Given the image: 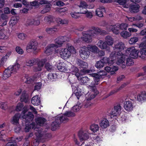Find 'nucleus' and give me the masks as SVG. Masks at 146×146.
<instances>
[{
    "mask_svg": "<svg viewBox=\"0 0 146 146\" xmlns=\"http://www.w3.org/2000/svg\"><path fill=\"white\" fill-rule=\"evenodd\" d=\"M98 34H106L107 32L98 27H93L91 30L83 32L82 33L83 37L78 38L76 40V42H79L84 41L87 43H90L92 41V37H96Z\"/></svg>",
    "mask_w": 146,
    "mask_h": 146,
    "instance_id": "f257e3e1",
    "label": "nucleus"
},
{
    "mask_svg": "<svg viewBox=\"0 0 146 146\" xmlns=\"http://www.w3.org/2000/svg\"><path fill=\"white\" fill-rule=\"evenodd\" d=\"M59 52L62 58L67 59L72 54H75L76 51L73 46L68 44L66 48H61Z\"/></svg>",
    "mask_w": 146,
    "mask_h": 146,
    "instance_id": "f03ea898",
    "label": "nucleus"
},
{
    "mask_svg": "<svg viewBox=\"0 0 146 146\" xmlns=\"http://www.w3.org/2000/svg\"><path fill=\"white\" fill-rule=\"evenodd\" d=\"M114 42L113 38L110 36L108 35L105 38V41H103L102 40H100L98 42V46L102 49H106V50L110 51V48L109 46L113 45Z\"/></svg>",
    "mask_w": 146,
    "mask_h": 146,
    "instance_id": "7ed1b4c3",
    "label": "nucleus"
},
{
    "mask_svg": "<svg viewBox=\"0 0 146 146\" xmlns=\"http://www.w3.org/2000/svg\"><path fill=\"white\" fill-rule=\"evenodd\" d=\"M20 67V65L17 63L13 65L9 66L7 69L4 71L3 78L4 79H6L11 76L15 74Z\"/></svg>",
    "mask_w": 146,
    "mask_h": 146,
    "instance_id": "20e7f679",
    "label": "nucleus"
},
{
    "mask_svg": "<svg viewBox=\"0 0 146 146\" xmlns=\"http://www.w3.org/2000/svg\"><path fill=\"white\" fill-rule=\"evenodd\" d=\"M106 74V72L103 70H100L98 72L97 74H91V76L94 78V82H91L90 84L88 86V88L92 90H94L95 89V86L98 84V82L100 81L102 76Z\"/></svg>",
    "mask_w": 146,
    "mask_h": 146,
    "instance_id": "39448f33",
    "label": "nucleus"
},
{
    "mask_svg": "<svg viewBox=\"0 0 146 146\" xmlns=\"http://www.w3.org/2000/svg\"><path fill=\"white\" fill-rule=\"evenodd\" d=\"M125 47L124 44L121 42H116L114 44L113 50L115 52H117V56L119 58H126V55H124L123 53Z\"/></svg>",
    "mask_w": 146,
    "mask_h": 146,
    "instance_id": "423d86ee",
    "label": "nucleus"
},
{
    "mask_svg": "<svg viewBox=\"0 0 146 146\" xmlns=\"http://www.w3.org/2000/svg\"><path fill=\"white\" fill-rule=\"evenodd\" d=\"M117 52H115V51L112 52L110 56L109 59H110V60L112 63L114 62V60L117 58V64L118 65L121 66L123 68H125L126 67L125 61V58H119L117 56Z\"/></svg>",
    "mask_w": 146,
    "mask_h": 146,
    "instance_id": "0eeeda50",
    "label": "nucleus"
},
{
    "mask_svg": "<svg viewBox=\"0 0 146 146\" xmlns=\"http://www.w3.org/2000/svg\"><path fill=\"white\" fill-rule=\"evenodd\" d=\"M77 64L80 67L82 68L81 69L80 71L82 73H83V75L86 73H89L95 71V70L93 69H87L88 67V64L81 60L78 59Z\"/></svg>",
    "mask_w": 146,
    "mask_h": 146,
    "instance_id": "6e6552de",
    "label": "nucleus"
},
{
    "mask_svg": "<svg viewBox=\"0 0 146 146\" xmlns=\"http://www.w3.org/2000/svg\"><path fill=\"white\" fill-rule=\"evenodd\" d=\"M139 52L138 50L136 49L134 46L128 48L126 50V54L129 55V56L133 59H135L138 57Z\"/></svg>",
    "mask_w": 146,
    "mask_h": 146,
    "instance_id": "1a4fd4ad",
    "label": "nucleus"
},
{
    "mask_svg": "<svg viewBox=\"0 0 146 146\" xmlns=\"http://www.w3.org/2000/svg\"><path fill=\"white\" fill-rule=\"evenodd\" d=\"M38 129V130L37 129L36 131V132H35V135L36 136V138L32 141V146H38L41 137L43 135V132L42 130L41 129Z\"/></svg>",
    "mask_w": 146,
    "mask_h": 146,
    "instance_id": "9d476101",
    "label": "nucleus"
},
{
    "mask_svg": "<svg viewBox=\"0 0 146 146\" xmlns=\"http://www.w3.org/2000/svg\"><path fill=\"white\" fill-rule=\"evenodd\" d=\"M79 53L80 57L83 59L88 58L90 55V52L87 46L81 47L80 49Z\"/></svg>",
    "mask_w": 146,
    "mask_h": 146,
    "instance_id": "9b49d317",
    "label": "nucleus"
},
{
    "mask_svg": "<svg viewBox=\"0 0 146 146\" xmlns=\"http://www.w3.org/2000/svg\"><path fill=\"white\" fill-rule=\"evenodd\" d=\"M106 29L108 32L112 31L115 34H118L120 33V29L119 24L115 25H106Z\"/></svg>",
    "mask_w": 146,
    "mask_h": 146,
    "instance_id": "f8f14e48",
    "label": "nucleus"
},
{
    "mask_svg": "<svg viewBox=\"0 0 146 146\" xmlns=\"http://www.w3.org/2000/svg\"><path fill=\"white\" fill-rule=\"evenodd\" d=\"M89 133L87 130H81L79 131L78 136L81 141L88 139L89 137Z\"/></svg>",
    "mask_w": 146,
    "mask_h": 146,
    "instance_id": "ddd939ff",
    "label": "nucleus"
},
{
    "mask_svg": "<svg viewBox=\"0 0 146 146\" xmlns=\"http://www.w3.org/2000/svg\"><path fill=\"white\" fill-rule=\"evenodd\" d=\"M68 67H69V68L70 70V71L68 73H72V74L75 75L77 78H79V76L83 75V73H82L80 71V72L79 71L77 68L73 66L71 64H68Z\"/></svg>",
    "mask_w": 146,
    "mask_h": 146,
    "instance_id": "4468645a",
    "label": "nucleus"
},
{
    "mask_svg": "<svg viewBox=\"0 0 146 146\" xmlns=\"http://www.w3.org/2000/svg\"><path fill=\"white\" fill-rule=\"evenodd\" d=\"M46 59H42L40 60H39V61H38L36 63L37 66L33 67V70L35 72L40 71L42 70V68L43 66L45 63L46 61Z\"/></svg>",
    "mask_w": 146,
    "mask_h": 146,
    "instance_id": "2eb2a0df",
    "label": "nucleus"
},
{
    "mask_svg": "<svg viewBox=\"0 0 146 146\" xmlns=\"http://www.w3.org/2000/svg\"><path fill=\"white\" fill-rule=\"evenodd\" d=\"M58 70L61 72L68 73L70 70L66 64L63 62H60L57 65Z\"/></svg>",
    "mask_w": 146,
    "mask_h": 146,
    "instance_id": "dca6fc26",
    "label": "nucleus"
},
{
    "mask_svg": "<svg viewBox=\"0 0 146 146\" xmlns=\"http://www.w3.org/2000/svg\"><path fill=\"white\" fill-rule=\"evenodd\" d=\"M68 40L69 38L66 36H61L55 39L54 41L56 44L58 45V47H60L62 46L64 42Z\"/></svg>",
    "mask_w": 146,
    "mask_h": 146,
    "instance_id": "f3484780",
    "label": "nucleus"
},
{
    "mask_svg": "<svg viewBox=\"0 0 146 146\" xmlns=\"http://www.w3.org/2000/svg\"><path fill=\"white\" fill-rule=\"evenodd\" d=\"M22 137L16 138V140L13 137L6 138V141L8 142L5 145V146H15L16 145V141H20L22 140Z\"/></svg>",
    "mask_w": 146,
    "mask_h": 146,
    "instance_id": "a211bd4d",
    "label": "nucleus"
},
{
    "mask_svg": "<svg viewBox=\"0 0 146 146\" xmlns=\"http://www.w3.org/2000/svg\"><path fill=\"white\" fill-rule=\"evenodd\" d=\"M40 23V20L37 18H29L26 21V24L29 26H37Z\"/></svg>",
    "mask_w": 146,
    "mask_h": 146,
    "instance_id": "6ab92c4d",
    "label": "nucleus"
},
{
    "mask_svg": "<svg viewBox=\"0 0 146 146\" xmlns=\"http://www.w3.org/2000/svg\"><path fill=\"white\" fill-rule=\"evenodd\" d=\"M27 111V110H26L25 108L22 113V117L25 119V120L26 121H31L34 118V115L31 112H28V113L25 114V113Z\"/></svg>",
    "mask_w": 146,
    "mask_h": 146,
    "instance_id": "aec40b11",
    "label": "nucleus"
},
{
    "mask_svg": "<svg viewBox=\"0 0 146 146\" xmlns=\"http://www.w3.org/2000/svg\"><path fill=\"white\" fill-rule=\"evenodd\" d=\"M58 48V46L56 44H51L48 45L45 48L44 52L48 55L50 53Z\"/></svg>",
    "mask_w": 146,
    "mask_h": 146,
    "instance_id": "412c9836",
    "label": "nucleus"
},
{
    "mask_svg": "<svg viewBox=\"0 0 146 146\" xmlns=\"http://www.w3.org/2000/svg\"><path fill=\"white\" fill-rule=\"evenodd\" d=\"M38 43L36 42H32L29 43L26 47V50L27 52H30L31 50V51H35L37 49Z\"/></svg>",
    "mask_w": 146,
    "mask_h": 146,
    "instance_id": "4be33fe9",
    "label": "nucleus"
},
{
    "mask_svg": "<svg viewBox=\"0 0 146 146\" xmlns=\"http://www.w3.org/2000/svg\"><path fill=\"white\" fill-rule=\"evenodd\" d=\"M121 108V107L120 104L115 106L113 108L112 110L111 114L114 116H117L120 114Z\"/></svg>",
    "mask_w": 146,
    "mask_h": 146,
    "instance_id": "5701e85b",
    "label": "nucleus"
},
{
    "mask_svg": "<svg viewBox=\"0 0 146 146\" xmlns=\"http://www.w3.org/2000/svg\"><path fill=\"white\" fill-rule=\"evenodd\" d=\"M92 90L90 92L88 93L86 95V99L90 101L91 100L94 98L96 95L98 93V92L96 90V88L94 90H92Z\"/></svg>",
    "mask_w": 146,
    "mask_h": 146,
    "instance_id": "b1692460",
    "label": "nucleus"
},
{
    "mask_svg": "<svg viewBox=\"0 0 146 146\" xmlns=\"http://www.w3.org/2000/svg\"><path fill=\"white\" fill-rule=\"evenodd\" d=\"M124 108L126 111H131L133 110V103L130 101H126L124 103Z\"/></svg>",
    "mask_w": 146,
    "mask_h": 146,
    "instance_id": "393cba45",
    "label": "nucleus"
},
{
    "mask_svg": "<svg viewBox=\"0 0 146 146\" xmlns=\"http://www.w3.org/2000/svg\"><path fill=\"white\" fill-rule=\"evenodd\" d=\"M99 125L102 129H106L109 126V122L107 119L103 118L100 121Z\"/></svg>",
    "mask_w": 146,
    "mask_h": 146,
    "instance_id": "a878e982",
    "label": "nucleus"
},
{
    "mask_svg": "<svg viewBox=\"0 0 146 146\" xmlns=\"http://www.w3.org/2000/svg\"><path fill=\"white\" fill-rule=\"evenodd\" d=\"M27 123H26V124L25 129V130L26 132H29L31 128L34 129L35 130V132H36V131L37 129L38 130V129H41L40 128H36L35 127V123L34 122H32L30 124H27Z\"/></svg>",
    "mask_w": 146,
    "mask_h": 146,
    "instance_id": "bb28decb",
    "label": "nucleus"
},
{
    "mask_svg": "<svg viewBox=\"0 0 146 146\" xmlns=\"http://www.w3.org/2000/svg\"><path fill=\"white\" fill-rule=\"evenodd\" d=\"M21 115L19 113L15 114L12 118L11 122L14 125H17L19 123V120Z\"/></svg>",
    "mask_w": 146,
    "mask_h": 146,
    "instance_id": "cd10ccee",
    "label": "nucleus"
},
{
    "mask_svg": "<svg viewBox=\"0 0 146 146\" xmlns=\"http://www.w3.org/2000/svg\"><path fill=\"white\" fill-rule=\"evenodd\" d=\"M137 99L138 101L141 102L146 101V92H142L139 94L137 96Z\"/></svg>",
    "mask_w": 146,
    "mask_h": 146,
    "instance_id": "c85d7f7f",
    "label": "nucleus"
},
{
    "mask_svg": "<svg viewBox=\"0 0 146 146\" xmlns=\"http://www.w3.org/2000/svg\"><path fill=\"white\" fill-rule=\"evenodd\" d=\"M89 51L94 53H98L99 51V49L95 45H90L87 46Z\"/></svg>",
    "mask_w": 146,
    "mask_h": 146,
    "instance_id": "c756f323",
    "label": "nucleus"
},
{
    "mask_svg": "<svg viewBox=\"0 0 146 146\" xmlns=\"http://www.w3.org/2000/svg\"><path fill=\"white\" fill-rule=\"evenodd\" d=\"M31 102L34 105L38 106L40 104V98L38 96H35L32 98Z\"/></svg>",
    "mask_w": 146,
    "mask_h": 146,
    "instance_id": "7c9ffc66",
    "label": "nucleus"
},
{
    "mask_svg": "<svg viewBox=\"0 0 146 146\" xmlns=\"http://www.w3.org/2000/svg\"><path fill=\"white\" fill-rule=\"evenodd\" d=\"M105 11V9L104 7H100L96 9V13L98 16L100 17H102L103 16V12Z\"/></svg>",
    "mask_w": 146,
    "mask_h": 146,
    "instance_id": "2f4dec72",
    "label": "nucleus"
},
{
    "mask_svg": "<svg viewBox=\"0 0 146 146\" xmlns=\"http://www.w3.org/2000/svg\"><path fill=\"white\" fill-rule=\"evenodd\" d=\"M56 119L59 120L60 123V122L64 123L68 121L69 120L66 116L64 115V114L62 115L56 116Z\"/></svg>",
    "mask_w": 146,
    "mask_h": 146,
    "instance_id": "473e14b6",
    "label": "nucleus"
},
{
    "mask_svg": "<svg viewBox=\"0 0 146 146\" xmlns=\"http://www.w3.org/2000/svg\"><path fill=\"white\" fill-rule=\"evenodd\" d=\"M60 122L59 120L56 119V117L55 118V120L52 122L51 124L52 127L51 128L52 131H54L55 129L59 127Z\"/></svg>",
    "mask_w": 146,
    "mask_h": 146,
    "instance_id": "72a5a7b5",
    "label": "nucleus"
},
{
    "mask_svg": "<svg viewBox=\"0 0 146 146\" xmlns=\"http://www.w3.org/2000/svg\"><path fill=\"white\" fill-rule=\"evenodd\" d=\"M58 29L55 27L52 28H47L45 29L46 32L50 35H52L55 33L57 32Z\"/></svg>",
    "mask_w": 146,
    "mask_h": 146,
    "instance_id": "f704fd0d",
    "label": "nucleus"
},
{
    "mask_svg": "<svg viewBox=\"0 0 146 146\" xmlns=\"http://www.w3.org/2000/svg\"><path fill=\"white\" fill-rule=\"evenodd\" d=\"M91 138L94 142L96 143H99L102 141L100 137L96 134H93Z\"/></svg>",
    "mask_w": 146,
    "mask_h": 146,
    "instance_id": "c9c22d12",
    "label": "nucleus"
},
{
    "mask_svg": "<svg viewBox=\"0 0 146 146\" xmlns=\"http://www.w3.org/2000/svg\"><path fill=\"white\" fill-rule=\"evenodd\" d=\"M20 100L22 102H24L25 103L27 102L28 101V96L26 93V91H24L22 92Z\"/></svg>",
    "mask_w": 146,
    "mask_h": 146,
    "instance_id": "e433bc0d",
    "label": "nucleus"
},
{
    "mask_svg": "<svg viewBox=\"0 0 146 146\" xmlns=\"http://www.w3.org/2000/svg\"><path fill=\"white\" fill-rule=\"evenodd\" d=\"M39 59L37 58L29 60L26 62V65L29 66H33L39 61Z\"/></svg>",
    "mask_w": 146,
    "mask_h": 146,
    "instance_id": "4c0bfd02",
    "label": "nucleus"
},
{
    "mask_svg": "<svg viewBox=\"0 0 146 146\" xmlns=\"http://www.w3.org/2000/svg\"><path fill=\"white\" fill-rule=\"evenodd\" d=\"M81 76V75L79 76H78L79 78H77L80 82L81 84H83L89 81V79L87 77H82Z\"/></svg>",
    "mask_w": 146,
    "mask_h": 146,
    "instance_id": "58836bf2",
    "label": "nucleus"
},
{
    "mask_svg": "<svg viewBox=\"0 0 146 146\" xmlns=\"http://www.w3.org/2000/svg\"><path fill=\"white\" fill-rule=\"evenodd\" d=\"M121 36L125 39H127L131 35V34L127 31H123L120 33Z\"/></svg>",
    "mask_w": 146,
    "mask_h": 146,
    "instance_id": "ea45409f",
    "label": "nucleus"
},
{
    "mask_svg": "<svg viewBox=\"0 0 146 146\" xmlns=\"http://www.w3.org/2000/svg\"><path fill=\"white\" fill-rule=\"evenodd\" d=\"M51 5L50 4H48L46 5L45 7L41 11V13L44 14L49 11L51 9Z\"/></svg>",
    "mask_w": 146,
    "mask_h": 146,
    "instance_id": "a19ab883",
    "label": "nucleus"
},
{
    "mask_svg": "<svg viewBox=\"0 0 146 146\" xmlns=\"http://www.w3.org/2000/svg\"><path fill=\"white\" fill-rule=\"evenodd\" d=\"M139 5L138 4L131 5L130 7V10L131 12H137L138 11Z\"/></svg>",
    "mask_w": 146,
    "mask_h": 146,
    "instance_id": "79ce46f5",
    "label": "nucleus"
},
{
    "mask_svg": "<svg viewBox=\"0 0 146 146\" xmlns=\"http://www.w3.org/2000/svg\"><path fill=\"white\" fill-rule=\"evenodd\" d=\"M46 121V120L44 118L40 117L36 119V122L38 125H42Z\"/></svg>",
    "mask_w": 146,
    "mask_h": 146,
    "instance_id": "37998d69",
    "label": "nucleus"
},
{
    "mask_svg": "<svg viewBox=\"0 0 146 146\" xmlns=\"http://www.w3.org/2000/svg\"><path fill=\"white\" fill-rule=\"evenodd\" d=\"M133 59L130 56L126 58V63L127 66H130L133 65L134 62Z\"/></svg>",
    "mask_w": 146,
    "mask_h": 146,
    "instance_id": "c03bdc74",
    "label": "nucleus"
},
{
    "mask_svg": "<svg viewBox=\"0 0 146 146\" xmlns=\"http://www.w3.org/2000/svg\"><path fill=\"white\" fill-rule=\"evenodd\" d=\"M56 21L58 24L62 25L66 24L68 23V21L67 20H62L59 18H56Z\"/></svg>",
    "mask_w": 146,
    "mask_h": 146,
    "instance_id": "a18cd8bd",
    "label": "nucleus"
},
{
    "mask_svg": "<svg viewBox=\"0 0 146 146\" xmlns=\"http://www.w3.org/2000/svg\"><path fill=\"white\" fill-rule=\"evenodd\" d=\"M90 129L93 132H96L99 130V127L98 125L94 124L90 126Z\"/></svg>",
    "mask_w": 146,
    "mask_h": 146,
    "instance_id": "49530a36",
    "label": "nucleus"
},
{
    "mask_svg": "<svg viewBox=\"0 0 146 146\" xmlns=\"http://www.w3.org/2000/svg\"><path fill=\"white\" fill-rule=\"evenodd\" d=\"M82 106V105L81 104L78 103L75 106H74L72 108V110L74 112H76L78 111L80 109Z\"/></svg>",
    "mask_w": 146,
    "mask_h": 146,
    "instance_id": "de8ad7c7",
    "label": "nucleus"
},
{
    "mask_svg": "<svg viewBox=\"0 0 146 146\" xmlns=\"http://www.w3.org/2000/svg\"><path fill=\"white\" fill-rule=\"evenodd\" d=\"M92 104L90 101L86 99L84 101L82 105L84 108H87L91 106Z\"/></svg>",
    "mask_w": 146,
    "mask_h": 146,
    "instance_id": "09e8293b",
    "label": "nucleus"
},
{
    "mask_svg": "<svg viewBox=\"0 0 146 146\" xmlns=\"http://www.w3.org/2000/svg\"><path fill=\"white\" fill-rule=\"evenodd\" d=\"M95 66L97 68H101L104 66V64L102 60H100L96 63Z\"/></svg>",
    "mask_w": 146,
    "mask_h": 146,
    "instance_id": "8fccbe9b",
    "label": "nucleus"
},
{
    "mask_svg": "<svg viewBox=\"0 0 146 146\" xmlns=\"http://www.w3.org/2000/svg\"><path fill=\"white\" fill-rule=\"evenodd\" d=\"M17 35L18 38L22 40H24L27 37V35L24 33H17Z\"/></svg>",
    "mask_w": 146,
    "mask_h": 146,
    "instance_id": "3c124183",
    "label": "nucleus"
},
{
    "mask_svg": "<svg viewBox=\"0 0 146 146\" xmlns=\"http://www.w3.org/2000/svg\"><path fill=\"white\" fill-rule=\"evenodd\" d=\"M44 20L47 23L50 24L53 21V17L51 16L46 17L44 18Z\"/></svg>",
    "mask_w": 146,
    "mask_h": 146,
    "instance_id": "603ef678",
    "label": "nucleus"
},
{
    "mask_svg": "<svg viewBox=\"0 0 146 146\" xmlns=\"http://www.w3.org/2000/svg\"><path fill=\"white\" fill-rule=\"evenodd\" d=\"M138 40V38L136 37L131 38L129 41V43L131 44H134L137 42Z\"/></svg>",
    "mask_w": 146,
    "mask_h": 146,
    "instance_id": "864d4df0",
    "label": "nucleus"
},
{
    "mask_svg": "<svg viewBox=\"0 0 146 146\" xmlns=\"http://www.w3.org/2000/svg\"><path fill=\"white\" fill-rule=\"evenodd\" d=\"M64 115L67 117H72L75 116V114L70 111H67L64 113Z\"/></svg>",
    "mask_w": 146,
    "mask_h": 146,
    "instance_id": "5fc2aeb1",
    "label": "nucleus"
},
{
    "mask_svg": "<svg viewBox=\"0 0 146 146\" xmlns=\"http://www.w3.org/2000/svg\"><path fill=\"white\" fill-rule=\"evenodd\" d=\"M101 60H102L104 64L107 63H108L109 64H112L110 61V59L106 57H104Z\"/></svg>",
    "mask_w": 146,
    "mask_h": 146,
    "instance_id": "6e6d98bb",
    "label": "nucleus"
},
{
    "mask_svg": "<svg viewBox=\"0 0 146 146\" xmlns=\"http://www.w3.org/2000/svg\"><path fill=\"white\" fill-rule=\"evenodd\" d=\"M57 77V75L55 74H53L51 73H49L47 76L48 80L50 81L54 79Z\"/></svg>",
    "mask_w": 146,
    "mask_h": 146,
    "instance_id": "4d7b16f0",
    "label": "nucleus"
},
{
    "mask_svg": "<svg viewBox=\"0 0 146 146\" xmlns=\"http://www.w3.org/2000/svg\"><path fill=\"white\" fill-rule=\"evenodd\" d=\"M119 26L120 29L126 30L128 27V25L126 23H122L121 24H119Z\"/></svg>",
    "mask_w": 146,
    "mask_h": 146,
    "instance_id": "13d9d810",
    "label": "nucleus"
},
{
    "mask_svg": "<svg viewBox=\"0 0 146 146\" xmlns=\"http://www.w3.org/2000/svg\"><path fill=\"white\" fill-rule=\"evenodd\" d=\"M24 106L21 103L17 104L16 108V110L17 111H20L22 109L24 108Z\"/></svg>",
    "mask_w": 146,
    "mask_h": 146,
    "instance_id": "bf43d9fd",
    "label": "nucleus"
},
{
    "mask_svg": "<svg viewBox=\"0 0 146 146\" xmlns=\"http://www.w3.org/2000/svg\"><path fill=\"white\" fill-rule=\"evenodd\" d=\"M117 116V118L119 120L122 122L125 121L126 120V117L124 114H121V115L119 114V115Z\"/></svg>",
    "mask_w": 146,
    "mask_h": 146,
    "instance_id": "052dcab7",
    "label": "nucleus"
},
{
    "mask_svg": "<svg viewBox=\"0 0 146 146\" xmlns=\"http://www.w3.org/2000/svg\"><path fill=\"white\" fill-rule=\"evenodd\" d=\"M18 21L17 18L16 17H12L10 21V24L12 25V26L15 25Z\"/></svg>",
    "mask_w": 146,
    "mask_h": 146,
    "instance_id": "680f3d73",
    "label": "nucleus"
},
{
    "mask_svg": "<svg viewBox=\"0 0 146 146\" xmlns=\"http://www.w3.org/2000/svg\"><path fill=\"white\" fill-rule=\"evenodd\" d=\"M45 67L48 71H50L52 69L53 66L52 65L49 63H46Z\"/></svg>",
    "mask_w": 146,
    "mask_h": 146,
    "instance_id": "e2e57ef3",
    "label": "nucleus"
},
{
    "mask_svg": "<svg viewBox=\"0 0 146 146\" xmlns=\"http://www.w3.org/2000/svg\"><path fill=\"white\" fill-rule=\"evenodd\" d=\"M79 7L88 8V6L86 3L84 1H81L79 6Z\"/></svg>",
    "mask_w": 146,
    "mask_h": 146,
    "instance_id": "0e129e2a",
    "label": "nucleus"
},
{
    "mask_svg": "<svg viewBox=\"0 0 146 146\" xmlns=\"http://www.w3.org/2000/svg\"><path fill=\"white\" fill-rule=\"evenodd\" d=\"M25 78V80L23 81L27 84H30L33 81V79L30 77H26Z\"/></svg>",
    "mask_w": 146,
    "mask_h": 146,
    "instance_id": "69168bd1",
    "label": "nucleus"
},
{
    "mask_svg": "<svg viewBox=\"0 0 146 146\" xmlns=\"http://www.w3.org/2000/svg\"><path fill=\"white\" fill-rule=\"evenodd\" d=\"M79 11L78 12V13L80 14H84L86 12L87 10L86 8L83 7H79Z\"/></svg>",
    "mask_w": 146,
    "mask_h": 146,
    "instance_id": "338daca9",
    "label": "nucleus"
},
{
    "mask_svg": "<svg viewBox=\"0 0 146 146\" xmlns=\"http://www.w3.org/2000/svg\"><path fill=\"white\" fill-rule=\"evenodd\" d=\"M42 84L41 82H38L36 84L35 86V90H38L41 88Z\"/></svg>",
    "mask_w": 146,
    "mask_h": 146,
    "instance_id": "774afa93",
    "label": "nucleus"
}]
</instances>
